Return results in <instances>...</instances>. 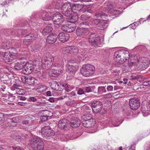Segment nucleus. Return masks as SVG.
Segmentation results:
<instances>
[{
  "label": "nucleus",
  "mask_w": 150,
  "mask_h": 150,
  "mask_svg": "<svg viewBox=\"0 0 150 150\" xmlns=\"http://www.w3.org/2000/svg\"><path fill=\"white\" fill-rule=\"evenodd\" d=\"M30 145L34 150H43L44 147L43 141L39 137H35L32 139Z\"/></svg>",
  "instance_id": "nucleus-1"
},
{
  "label": "nucleus",
  "mask_w": 150,
  "mask_h": 150,
  "mask_svg": "<svg viewBox=\"0 0 150 150\" xmlns=\"http://www.w3.org/2000/svg\"><path fill=\"white\" fill-rule=\"evenodd\" d=\"M95 69L94 67L90 64H86L83 65L80 69L81 74L83 76H89L93 74Z\"/></svg>",
  "instance_id": "nucleus-2"
},
{
  "label": "nucleus",
  "mask_w": 150,
  "mask_h": 150,
  "mask_svg": "<svg viewBox=\"0 0 150 150\" xmlns=\"http://www.w3.org/2000/svg\"><path fill=\"white\" fill-rule=\"evenodd\" d=\"M17 57V53L16 52L8 51L3 53V60L5 63L8 64L13 62Z\"/></svg>",
  "instance_id": "nucleus-3"
},
{
  "label": "nucleus",
  "mask_w": 150,
  "mask_h": 150,
  "mask_svg": "<svg viewBox=\"0 0 150 150\" xmlns=\"http://www.w3.org/2000/svg\"><path fill=\"white\" fill-rule=\"evenodd\" d=\"M62 52L64 54H69L72 55H77L79 50L76 47L71 46L62 48Z\"/></svg>",
  "instance_id": "nucleus-4"
},
{
  "label": "nucleus",
  "mask_w": 150,
  "mask_h": 150,
  "mask_svg": "<svg viewBox=\"0 0 150 150\" xmlns=\"http://www.w3.org/2000/svg\"><path fill=\"white\" fill-rule=\"evenodd\" d=\"M41 134L44 138L47 139L49 137L54 136V132L50 127L45 126L42 128Z\"/></svg>",
  "instance_id": "nucleus-5"
},
{
  "label": "nucleus",
  "mask_w": 150,
  "mask_h": 150,
  "mask_svg": "<svg viewBox=\"0 0 150 150\" xmlns=\"http://www.w3.org/2000/svg\"><path fill=\"white\" fill-rule=\"evenodd\" d=\"M88 41L94 46H99L100 45L99 37L94 33L91 34L89 36Z\"/></svg>",
  "instance_id": "nucleus-6"
},
{
  "label": "nucleus",
  "mask_w": 150,
  "mask_h": 150,
  "mask_svg": "<svg viewBox=\"0 0 150 150\" xmlns=\"http://www.w3.org/2000/svg\"><path fill=\"white\" fill-rule=\"evenodd\" d=\"M23 69L22 72L26 75L29 74L34 70L36 66L33 65L32 64L28 62L24 65Z\"/></svg>",
  "instance_id": "nucleus-7"
},
{
  "label": "nucleus",
  "mask_w": 150,
  "mask_h": 150,
  "mask_svg": "<svg viewBox=\"0 0 150 150\" xmlns=\"http://www.w3.org/2000/svg\"><path fill=\"white\" fill-rule=\"evenodd\" d=\"M86 24V22H84L79 25V27L76 30V33L78 36H83L88 32V29L85 28Z\"/></svg>",
  "instance_id": "nucleus-8"
},
{
  "label": "nucleus",
  "mask_w": 150,
  "mask_h": 150,
  "mask_svg": "<svg viewBox=\"0 0 150 150\" xmlns=\"http://www.w3.org/2000/svg\"><path fill=\"white\" fill-rule=\"evenodd\" d=\"M63 16L59 13H55L53 16L52 21L56 25H59L62 23L64 21Z\"/></svg>",
  "instance_id": "nucleus-9"
},
{
  "label": "nucleus",
  "mask_w": 150,
  "mask_h": 150,
  "mask_svg": "<svg viewBox=\"0 0 150 150\" xmlns=\"http://www.w3.org/2000/svg\"><path fill=\"white\" fill-rule=\"evenodd\" d=\"M129 105L130 108L132 110L137 109L140 106V101L136 98H131L129 100Z\"/></svg>",
  "instance_id": "nucleus-10"
},
{
  "label": "nucleus",
  "mask_w": 150,
  "mask_h": 150,
  "mask_svg": "<svg viewBox=\"0 0 150 150\" xmlns=\"http://www.w3.org/2000/svg\"><path fill=\"white\" fill-rule=\"evenodd\" d=\"M21 79L23 83L30 85H33L37 83L38 81L36 79L30 76H24L21 77Z\"/></svg>",
  "instance_id": "nucleus-11"
},
{
  "label": "nucleus",
  "mask_w": 150,
  "mask_h": 150,
  "mask_svg": "<svg viewBox=\"0 0 150 150\" xmlns=\"http://www.w3.org/2000/svg\"><path fill=\"white\" fill-rule=\"evenodd\" d=\"M105 6H106L105 8L106 9L105 11H108V12H110L111 10V12H112V14L114 15H118L120 14L119 11L112 9L113 7V6L111 2H106L105 3Z\"/></svg>",
  "instance_id": "nucleus-12"
},
{
  "label": "nucleus",
  "mask_w": 150,
  "mask_h": 150,
  "mask_svg": "<svg viewBox=\"0 0 150 150\" xmlns=\"http://www.w3.org/2000/svg\"><path fill=\"white\" fill-rule=\"evenodd\" d=\"M122 53L121 50L116 51L114 54V60L117 63L122 64L125 62L122 58Z\"/></svg>",
  "instance_id": "nucleus-13"
},
{
  "label": "nucleus",
  "mask_w": 150,
  "mask_h": 150,
  "mask_svg": "<svg viewBox=\"0 0 150 150\" xmlns=\"http://www.w3.org/2000/svg\"><path fill=\"white\" fill-rule=\"evenodd\" d=\"M36 38L35 36L33 34H30L26 36L25 39L24 40L23 44L26 46L29 45Z\"/></svg>",
  "instance_id": "nucleus-14"
},
{
  "label": "nucleus",
  "mask_w": 150,
  "mask_h": 150,
  "mask_svg": "<svg viewBox=\"0 0 150 150\" xmlns=\"http://www.w3.org/2000/svg\"><path fill=\"white\" fill-rule=\"evenodd\" d=\"M58 37L59 40L63 42L67 41L69 38V35L68 33L63 32L59 33Z\"/></svg>",
  "instance_id": "nucleus-15"
},
{
  "label": "nucleus",
  "mask_w": 150,
  "mask_h": 150,
  "mask_svg": "<svg viewBox=\"0 0 150 150\" xmlns=\"http://www.w3.org/2000/svg\"><path fill=\"white\" fill-rule=\"evenodd\" d=\"M78 69L79 68L77 66H74L68 64L66 66L67 71L73 74H75Z\"/></svg>",
  "instance_id": "nucleus-16"
},
{
  "label": "nucleus",
  "mask_w": 150,
  "mask_h": 150,
  "mask_svg": "<svg viewBox=\"0 0 150 150\" xmlns=\"http://www.w3.org/2000/svg\"><path fill=\"white\" fill-rule=\"evenodd\" d=\"M68 120L65 119H62L59 121L58 124V127L61 129H65L68 125Z\"/></svg>",
  "instance_id": "nucleus-17"
},
{
  "label": "nucleus",
  "mask_w": 150,
  "mask_h": 150,
  "mask_svg": "<svg viewBox=\"0 0 150 150\" xmlns=\"http://www.w3.org/2000/svg\"><path fill=\"white\" fill-rule=\"evenodd\" d=\"M83 7L82 4H74L71 7L72 11L74 13H77L81 10Z\"/></svg>",
  "instance_id": "nucleus-18"
},
{
  "label": "nucleus",
  "mask_w": 150,
  "mask_h": 150,
  "mask_svg": "<svg viewBox=\"0 0 150 150\" xmlns=\"http://www.w3.org/2000/svg\"><path fill=\"white\" fill-rule=\"evenodd\" d=\"M57 38V36L55 34H50L47 37V42L49 44L54 43L56 41Z\"/></svg>",
  "instance_id": "nucleus-19"
},
{
  "label": "nucleus",
  "mask_w": 150,
  "mask_h": 150,
  "mask_svg": "<svg viewBox=\"0 0 150 150\" xmlns=\"http://www.w3.org/2000/svg\"><path fill=\"white\" fill-rule=\"evenodd\" d=\"M63 70L60 69L57 70L55 69H52L50 70L49 72V76L51 77H55L56 76L60 73H63Z\"/></svg>",
  "instance_id": "nucleus-20"
},
{
  "label": "nucleus",
  "mask_w": 150,
  "mask_h": 150,
  "mask_svg": "<svg viewBox=\"0 0 150 150\" xmlns=\"http://www.w3.org/2000/svg\"><path fill=\"white\" fill-rule=\"evenodd\" d=\"M82 124L85 127L89 128L94 125L95 124V122L93 120L82 121Z\"/></svg>",
  "instance_id": "nucleus-21"
},
{
  "label": "nucleus",
  "mask_w": 150,
  "mask_h": 150,
  "mask_svg": "<svg viewBox=\"0 0 150 150\" xmlns=\"http://www.w3.org/2000/svg\"><path fill=\"white\" fill-rule=\"evenodd\" d=\"M71 125L72 127L76 128L80 126L81 122L77 118H74L71 120Z\"/></svg>",
  "instance_id": "nucleus-22"
},
{
  "label": "nucleus",
  "mask_w": 150,
  "mask_h": 150,
  "mask_svg": "<svg viewBox=\"0 0 150 150\" xmlns=\"http://www.w3.org/2000/svg\"><path fill=\"white\" fill-rule=\"evenodd\" d=\"M107 25L106 20L101 21L98 24V28L99 29L104 30L106 28Z\"/></svg>",
  "instance_id": "nucleus-23"
},
{
  "label": "nucleus",
  "mask_w": 150,
  "mask_h": 150,
  "mask_svg": "<svg viewBox=\"0 0 150 150\" xmlns=\"http://www.w3.org/2000/svg\"><path fill=\"white\" fill-rule=\"evenodd\" d=\"M52 17L50 16L48 13L44 11H42V19L43 21H49L52 20Z\"/></svg>",
  "instance_id": "nucleus-24"
},
{
  "label": "nucleus",
  "mask_w": 150,
  "mask_h": 150,
  "mask_svg": "<svg viewBox=\"0 0 150 150\" xmlns=\"http://www.w3.org/2000/svg\"><path fill=\"white\" fill-rule=\"evenodd\" d=\"M39 66H41V65L42 67L44 69L46 70H48L50 68L52 67V64H50L49 63H47L46 62H45L44 63H42L41 62H39Z\"/></svg>",
  "instance_id": "nucleus-25"
},
{
  "label": "nucleus",
  "mask_w": 150,
  "mask_h": 150,
  "mask_svg": "<svg viewBox=\"0 0 150 150\" xmlns=\"http://www.w3.org/2000/svg\"><path fill=\"white\" fill-rule=\"evenodd\" d=\"M121 51L123 53L122 54V58L125 62L129 57V52L128 51L125 50H122Z\"/></svg>",
  "instance_id": "nucleus-26"
},
{
  "label": "nucleus",
  "mask_w": 150,
  "mask_h": 150,
  "mask_svg": "<svg viewBox=\"0 0 150 150\" xmlns=\"http://www.w3.org/2000/svg\"><path fill=\"white\" fill-rule=\"evenodd\" d=\"M72 10V8L70 4L69 3H65L62 6V11H66L67 10Z\"/></svg>",
  "instance_id": "nucleus-27"
},
{
  "label": "nucleus",
  "mask_w": 150,
  "mask_h": 150,
  "mask_svg": "<svg viewBox=\"0 0 150 150\" xmlns=\"http://www.w3.org/2000/svg\"><path fill=\"white\" fill-rule=\"evenodd\" d=\"M53 30L51 26H47L45 27L42 31V34L44 35H46L51 32Z\"/></svg>",
  "instance_id": "nucleus-28"
},
{
  "label": "nucleus",
  "mask_w": 150,
  "mask_h": 150,
  "mask_svg": "<svg viewBox=\"0 0 150 150\" xmlns=\"http://www.w3.org/2000/svg\"><path fill=\"white\" fill-rule=\"evenodd\" d=\"M24 65L22 62H17L15 63L14 66L15 69L17 70H20L22 69H23Z\"/></svg>",
  "instance_id": "nucleus-29"
},
{
  "label": "nucleus",
  "mask_w": 150,
  "mask_h": 150,
  "mask_svg": "<svg viewBox=\"0 0 150 150\" xmlns=\"http://www.w3.org/2000/svg\"><path fill=\"white\" fill-rule=\"evenodd\" d=\"M107 17V15L104 13L102 12H100L96 14L94 16V18H101L102 19L106 18Z\"/></svg>",
  "instance_id": "nucleus-30"
},
{
  "label": "nucleus",
  "mask_w": 150,
  "mask_h": 150,
  "mask_svg": "<svg viewBox=\"0 0 150 150\" xmlns=\"http://www.w3.org/2000/svg\"><path fill=\"white\" fill-rule=\"evenodd\" d=\"M59 85L57 82L54 81L52 83L50 87L52 89L59 91Z\"/></svg>",
  "instance_id": "nucleus-31"
},
{
  "label": "nucleus",
  "mask_w": 150,
  "mask_h": 150,
  "mask_svg": "<svg viewBox=\"0 0 150 150\" xmlns=\"http://www.w3.org/2000/svg\"><path fill=\"white\" fill-rule=\"evenodd\" d=\"M18 137V139L21 141H24V140L27 139L28 137V135L25 133L21 134V135L20 136L19 135Z\"/></svg>",
  "instance_id": "nucleus-32"
},
{
  "label": "nucleus",
  "mask_w": 150,
  "mask_h": 150,
  "mask_svg": "<svg viewBox=\"0 0 150 150\" xmlns=\"http://www.w3.org/2000/svg\"><path fill=\"white\" fill-rule=\"evenodd\" d=\"M53 61V57L51 55H50L48 57H46V58L45 59V62H46L47 63H49L52 64Z\"/></svg>",
  "instance_id": "nucleus-33"
},
{
  "label": "nucleus",
  "mask_w": 150,
  "mask_h": 150,
  "mask_svg": "<svg viewBox=\"0 0 150 150\" xmlns=\"http://www.w3.org/2000/svg\"><path fill=\"white\" fill-rule=\"evenodd\" d=\"M102 103L99 101H97L94 102L92 103V108H95V107H101L102 106Z\"/></svg>",
  "instance_id": "nucleus-34"
},
{
  "label": "nucleus",
  "mask_w": 150,
  "mask_h": 150,
  "mask_svg": "<svg viewBox=\"0 0 150 150\" xmlns=\"http://www.w3.org/2000/svg\"><path fill=\"white\" fill-rule=\"evenodd\" d=\"M82 121L85 120H93V119L92 118L91 115H83L82 117Z\"/></svg>",
  "instance_id": "nucleus-35"
},
{
  "label": "nucleus",
  "mask_w": 150,
  "mask_h": 150,
  "mask_svg": "<svg viewBox=\"0 0 150 150\" xmlns=\"http://www.w3.org/2000/svg\"><path fill=\"white\" fill-rule=\"evenodd\" d=\"M47 89V87L44 85H39L37 88V90L40 92H43L45 91Z\"/></svg>",
  "instance_id": "nucleus-36"
},
{
  "label": "nucleus",
  "mask_w": 150,
  "mask_h": 150,
  "mask_svg": "<svg viewBox=\"0 0 150 150\" xmlns=\"http://www.w3.org/2000/svg\"><path fill=\"white\" fill-rule=\"evenodd\" d=\"M75 29V26H73L71 24L69 25L68 24L67 27V32H71L74 31Z\"/></svg>",
  "instance_id": "nucleus-37"
},
{
  "label": "nucleus",
  "mask_w": 150,
  "mask_h": 150,
  "mask_svg": "<svg viewBox=\"0 0 150 150\" xmlns=\"http://www.w3.org/2000/svg\"><path fill=\"white\" fill-rule=\"evenodd\" d=\"M4 115L3 113H0V127H2L4 122Z\"/></svg>",
  "instance_id": "nucleus-38"
},
{
  "label": "nucleus",
  "mask_w": 150,
  "mask_h": 150,
  "mask_svg": "<svg viewBox=\"0 0 150 150\" xmlns=\"http://www.w3.org/2000/svg\"><path fill=\"white\" fill-rule=\"evenodd\" d=\"M72 10H67L66 11H62V12L64 15L67 17H71V15Z\"/></svg>",
  "instance_id": "nucleus-39"
},
{
  "label": "nucleus",
  "mask_w": 150,
  "mask_h": 150,
  "mask_svg": "<svg viewBox=\"0 0 150 150\" xmlns=\"http://www.w3.org/2000/svg\"><path fill=\"white\" fill-rule=\"evenodd\" d=\"M92 150H108V146H98L96 148H93Z\"/></svg>",
  "instance_id": "nucleus-40"
},
{
  "label": "nucleus",
  "mask_w": 150,
  "mask_h": 150,
  "mask_svg": "<svg viewBox=\"0 0 150 150\" xmlns=\"http://www.w3.org/2000/svg\"><path fill=\"white\" fill-rule=\"evenodd\" d=\"M70 22L72 23L76 22L78 20V17L77 16H71Z\"/></svg>",
  "instance_id": "nucleus-41"
},
{
  "label": "nucleus",
  "mask_w": 150,
  "mask_h": 150,
  "mask_svg": "<svg viewBox=\"0 0 150 150\" xmlns=\"http://www.w3.org/2000/svg\"><path fill=\"white\" fill-rule=\"evenodd\" d=\"M62 64V62H58L56 61L54 64H52V67H55L58 68L60 67Z\"/></svg>",
  "instance_id": "nucleus-42"
},
{
  "label": "nucleus",
  "mask_w": 150,
  "mask_h": 150,
  "mask_svg": "<svg viewBox=\"0 0 150 150\" xmlns=\"http://www.w3.org/2000/svg\"><path fill=\"white\" fill-rule=\"evenodd\" d=\"M90 16L86 14H84L81 16L80 19L82 20L85 21L88 20Z\"/></svg>",
  "instance_id": "nucleus-43"
},
{
  "label": "nucleus",
  "mask_w": 150,
  "mask_h": 150,
  "mask_svg": "<svg viewBox=\"0 0 150 150\" xmlns=\"http://www.w3.org/2000/svg\"><path fill=\"white\" fill-rule=\"evenodd\" d=\"M139 22H134L133 23L131 24L129 26L132 29H135L136 27L139 25Z\"/></svg>",
  "instance_id": "nucleus-44"
},
{
  "label": "nucleus",
  "mask_w": 150,
  "mask_h": 150,
  "mask_svg": "<svg viewBox=\"0 0 150 150\" xmlns=\"http://www.w3.org/2000/svg\"><path fill=\"white\" fill-rule=\"evenodd\" d=\"M98 92L99 93H102L106 92L105 88L104 86L99 87L98 89Z\"/></svg>",
  "instance_id": "nucleus-45"
},
{
  "label": "nucleus",
  "mask_w": 150,
  "mask_h": 150,
  "mask_svg": "<svg viewBox=\"0 0 150 150\" xmlns=\"http://www.w3.org/2000/svg\"><path fill=\"white\" fill-rule=\"evenodd\" d=\"M10 149L11 150H24V148L21 146H18L17 147L12 146L10 148Z\"/></svg>",
  "instance_id": "nucleus-46"
},
{
  "label": "nucleus",
  "mask_w": 150,
  "mask_h": 150,
  "mask_svg": "<svg viewBox=\"0 0 150 150\" xmlns=\"http://www.w3.org/2000/svg\"><path fill=\"white\" fill-rule=\"evenodd\" d=\"M29 99L31 101L35 102L36 101H39V98L38 96H36L35 97H30L29 98Z\"/></svg>",
  "instance_id": "nucleus-47"
},
{
  "label": "nucleus",
  "mask_w": 150,
  "mask_h": 150,
  "mask_svg": "<svg viewBox=\"0 0 150 150\" xmlns=\"http://www.w3.org/2000/svg\"><path fill=\"white\" fill-rule=\"evenodd\" d=\"M42 11L41 12H39V13H36L35 14L34 17L35 18H42Z\"/></svg>",
  "instance_id": "nucleus-48"
},
{
  "label": "nucleus",
  "mask_w": 150,
  "mask_h": 150,
  "mask_svg": "<svg viewBox=\"0 0 150 150\" xmlns=\"http://www.w3.org/2000/svg\"><path fill=\"white\" fill-rule=\"evenodd\" d=\"M102 107H99V108H92V110L95 113H97L100 112L101 110Z\"/></svg>",
  "instance_id": "nucleus-49"
},
{
  "label": "nucleus",
  "mask_w": 150,
  "mask_h": 150,
  "mask_svg": "<svg viewBox=\"0 0 150 150\" xmlns=\"http://www.w3.org/2000/svg\"><path fill=\"white\" fill-rule=\"evenodd\" d=\"M25 92L24 90L22 89H19L18 91H17L16 93L18 95H21L23 94Z\"/></svg>",
  "instance_id": "nucleus-50"
},
{
  "label": "nucleus",
  "mask_w": 150,
  "mask_h": 150,
  "mask_svg": "<svg viewBox=\"0 0 150 150\" xmlns=\"http://www.w3.org/2000/svg\"><path fill=\"white\" fill-rule=\"evenodd\" d=\"M62 4L60 2H57L55 4V7L57 9H59V8L62 7Z\"/></svg>",
  "instance_id": "nucleus-51"
},
{
  "label": "nucleus",
  "mask_w": 150,
  "mask_h": 150,
  "mask_svg": "<svg viewBox=\"0 0 150 150\" xmlns=\"http://www.w3.org/2000/svg\"><path fill=\"white\" fill-rule=\"evenodd\" d=\"M18 100H26V98L25 97L22 96H17Z\"/></svg>",
  "instance_id": "nucleus-52"
},
{
  "label": "nucleus",
  "mask_w": 150,
  "mask_h": 150,
  "mask_svg": "<svg viewBox=\"0 0 150 150\" xmlns=\"http://www.w3.org/2000/svg\"><path fill=\"white\" fill-rule=\"evenodd\" d=\"M76 103L74 100H71L69 101L67 103V104L68 105H71L73 104H74Z\"/></svg>",
  "instance_id": "nucleus-53"
},
{
  "label": "nucleus",
  "mask_w": 150,
  "mask_h": 150,
  "mask_svg": "<svg viewBox=\"0 0 150 150\" xmlns=\"http://www.w3.org/2000/svg\"><path fill=\"white\" fill-rule=\"evenodd\" d=\"M130 79L132 80H135L137 79H138L139 77V76L137 75H131L130 76Z\"/></svg>",
  "instance_id": "nucleus-54"
},
{
  "label": "nucleus",
  "mask_w": 150,
  "mask_h": 150,
  "mask_svg": "<svg viewBox=\"0 0 150 150\" xmlns=\"http://www.w3.org/2000/svg\"><path fill=\"white\" fill-rule=\"evenodd\" d=\"M84 89L87 93H89L91 91V88L89 87H85L84 88Z\"/></svg>",
  "instance_id": "nucleus-55"
},
{
  "label": "nucleus",
  "mask_w": 150,
  "mask_h": 150,
  "mask_svg": "<svg viewBox=\"0 0 150 150\" xmlns=\"http://www.w3.org/2000/svg\"><path fill=\"white\" fill-rule=\"evenodd\" d=\"M112 97V95L110 93H108L106 94L104 96V97L105 98H110Z\"/></svg>",
  "instance_id": "nucleus-56"
},
{
  "label": "nucleus",
  "mask_w": 150,
  "mask_h": 150,
  "mask_svg": "<svg viewBox=\"0 0 150 150\" xmlns=\"http://www.w3.org/2000/svg\"><path fill=\"white\" fill-rule=\"evenodd\" d=\"M84 93V91L83 89L80 88L77 91V94L79 95H82Z\"/></svg>",
  "instance_id": "nucleus-57"
},
{
  "label": "nucleus",
  "mask_w": 150,
  "mask_h": 150,
  "mask_svg": "<svg viewBox=\"0 0 150 150\" xmlns=\"http://www.w3.org/2000/svg\"><path fill=\"white\" fill-rule=\"evenodd\" d=\"M41 120L42 121H45L47 120V117L44 115L42 116L41 117Z\"/></svg>",
  "instance_id": "nucleus-58"
},
{
  "label": "nucleus",
  "mask_w": 150,
  "mask_h": 150,
  "mask_svg": "<svg viewBox=\"0 0 150 150\" xmlns=\"http://www.w3.org/2000/svg\"><path fill=\"white\" fill-rule=\"evenodd\" d=\"M68 24H66L63 26L62 27V29L63 31H66L67 32V27Z\"/></svg>",
  "instance_id": "nucleus-59"
},
{
  "label": "nucleus",
  "mask_w": 150,
  "mask_h": 150,
  "mask_svg": "<svg viewBox=\"0 0 150 150\" xmlns=\"http://www.w3.org/2000/svg\"><path fill=\"white\" fill-rule=\"evenodd\" d=\"M113 87L112 86H108L107 87V89L108 91H111L113 90Z\"/></svg>",
  "instance_id": "nucleus-60"
},
{
  "label": "nucleus",
  "mask_w": 150,
  "mask_h": 150,
  "mask_svg": "<svg viewBox=\"0 0 150 150\" xmlns=\"http://www.w3.org/2000/svg\"><path fill=\"white\" fill-rule=\"evenodd\" d=\"M40 47V46L39 45H35L34 47V48L36 51H38L39 50Z\"/></svg>",
  "instance_id": "nucleus-61"
},
{
  "label": "nucleus",
  "mask_w": 150,
  "mask_h": 150,
  "mask_svg": "<svg viewBox=\"0 0 150 150\" xmlns=\"http://www.w3.org/2000/svg\"><path fill=\"white\" fill-rule=\"evenodd\" d=\"M101 21H99V19H96V18H95L94 20V23L96 25H97L98 26V23H100V22Z\"/></svg>",
  "instance_id": "nucleus-62"
},
{
  "label": "nucleus",
  "mask_w": 150,
  "mask_h": 150,
  "mask_svg": "<svg viewBox=\"0 0 150 150\" xmlns=\"http://www.w3.org/2000/svg\"><path fill=\"white\" fill-rule=\"evenodd\" d=\"M122 87L119 86H115L114 88V89L115 91H116L118 89H121Z\"/></svg>",
  "instance_id": "nucleus-63"
},
{
  "label": "nucleus",
  "mask_w": 150,
  "mask_h": 150,
  "mask_svg": "<svg viewBox=\"0 0 150 150\" xmlns=\"http://www.w3.org/2000/svg\"><path fill=\"white\" fill-rule=\"evenodd\" d=\"M134 62L130 61L128 62V66L130 67H131L133 66L134 64Z\"/></svg>",
  "instance_id": "nucleus-64"
}]
</instances>
